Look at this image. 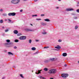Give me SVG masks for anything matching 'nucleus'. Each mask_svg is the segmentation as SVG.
I'll use <instances>...</instances> for the list:
<instances>
[{
  "label": "nucleus",
  "mask_w": 79,
  "mask_h": 79,
  "mask_svg": "<svg viewBox=\"0 0 79 79\" xmlns=\"http://www.w3.org/2000/svg\"><path fill=\"white\" fill-rule=\"evenodd\" d=\"M73 10H74V9L73 8H68L66 9V11H72Z\"/></svg>",
  "instance_id": "nucleus-8"
},
{
  "label": "nucleus",
  "mask_w": 79,
  "mask_h": 79,
  "mask_svg": "<svg viewBox=\"0 0 79 79\" xmlns=\"http://www.w3.org/2000/svg\"><path fill=\"white\" fill-rule=\"evenodd\" d=\"M14 48H15V49H16V48H17V47H16V46H15L14 47Z\"/></svg>",
  "instance_id": "nucleus-40"
},
{
  "label": "nucleus",
  "mask_w": 79,
  "mask_h": 79,
  "mask_svg": "<svg viewBox=\"0 0 79 79\" xmlns=\"http://www.w3.org/2000/svg\"><path fill=\"white\" fill-rule=\"evenodd\" d=\"M32 17H34V16H37V15H32Z\"/></svg>",
  "instance_id": "nucleus-26"
},
{
  "label": "nucleus",
  "mask_w": 79,
  "mask_h": 79,
  "mask_svg": "<svg viewBox=\"0 0 79 79\" xmlns=\"http://www.w3.org/2000/svg\"><path fill=\"white\" fill-rule=\"evenodd\" d=\"M50 60H51V61H56V60H57V58H52L50 59Z\"/></svg>",
  "instance_id": "nucleus-9"
},
{
  "label": "nucleus",
  "mask_w": 79,
  "mask_h": 79,
  "mask_svg": "<svg viewBox=\"0 0 79 79\" xmlns=\"http://www.w3.org/2000/svg\"><path fill=\"white\" fill-rule=\"evenodd\" d=\"M55 48L57 49H60V48H61V47L59 45H57L56 47H55Z\"/></svg>",
  "instance_id": "nucleus-10"
},
{
  "label": "nucleus",
  "mask_w": 79,
  "mask_h": 79,
  "mask_svg": "<svg viewBox=\"0 0 79 79\" xmlns=\"http://www.w3.org/2000/svg\"><path fill=\"white\" fill-rule=\"evenodd\" d=\"M40 71H42V70H38V73H37V74H40L41 73V72H40Z\"/></svg>",
  "instance_id": "nucleus-15"
},
{
  "label": "nucleus",
  "mask_w": 79,
  "mask_h": 79,
  "mask_svg": "<svg viewBox=\"0 0 79 79\" xmlns=\"http://www.w3.org/2000/svg\"><path fill=\"white\" fill-rule=\"evenodd\" d=\"M44 20L45 21H47V22H50V20L49 19H44Z\"/></svg>",
  "instance_id": "nucleus-13"
},
{
  "label": "nucleus",
  "mask_w": 79,
  "mask_h": 79,
  "mask_svg": "<svg viewBox=\"0 0 79 79\" xmlns=\"http://www.w3.org/2000/svg\"><path fill=\"white\" fill-rule=\"evenodd\" d=\"M43 34H46V32H42Z\"/></svg>",
  "instance_id": "nucleus-31"
},
{
  "label": "nucleus",
  "mask_w": 79,
  "mask_h": 79,
  "mask_svg": "<svg viewBox=\"0 0 79 79\" xmlns=\"http://www.w3.org/2000/svg\"><path fill=\"white\" fill-rule=\"evenodd\" d=\"M20 76H21V77H22V78H24V77H23V74H20Z\"/></svg>",
  "instance_id": "nucleus-24"
},
{
  "label": "nucleus",
  "mask_w": 79,
  "mask_h": 79,
  "mask_svg": "<svg viewBox=\"0 0 79 79\" xmlns=\"http://www.w3.org/2000/svg\"><path fill=\"white\" fill-rule=\"evenodd\" d=\"M61 41H62V40H59L58 41L59 42H61Z\"/></svg>",
  "instance_id": "nucleus-30"
},
{
  "label": "nucleus",
  "mask_w": 79,
  "mask_h": 79,
  "mask_svg": "<svg viewBox=\"0 0 79 79\" xmlns=\"http://www.w3.org/2000/svg\"><path fill=\"white\" fill-rule=\"evenodd\" d=\"M8 21H9V22H11V20H10V19H8Z\"/></svg>",
  "instance_id": "nucleus-37"
},
{
  "label": "nucleus",
  "mask_w": 79,
  "mask_h": 79,
  "mask_svg": "<svg viewBox=\"0 0 79 79\" xmlns=\"http://www.w3.org/2000/svg\"><path fill=\"white\" fill-rule=\"evenodd\" d=\"M0 11H3V10H2V9H1L0 10Z\"/></svg>",
  "instance_id": "nucleus-45"
},
{
  "label": "nucleus",
  "mask_w": 79,
  "mask_h": 79,
  "mask_svg": "<svg viewBox=\"0 0 79 79\" xmlns=\"http://www.w3.org/2000/svg\"><path fill=\"white\" fill-rule=\"evenodd\" d=\"M77 18V17H74V19H76Z\"/></svg>",
  "instance_id": "nucleus-38"
},
{
  "label": "nucleus",
  "mask_w": 79,
  "mask_h": 79,
  "mask_svg": "<svg viewBox=\"0 0 79 79\" xmlns=\"http://www.w3.org/2000/svg\"><path fill=\"white\" fill-rule=\"evenodd\" d=\"M41 24L42 26H46L47 25V23H45L42 22L41 23Z\"/></svg>",
  "instance_id": "nucleus-11"
},
{
  "label": "nucleus",
  "mask_w": 79,
  "mask_h": 79,
  "mask_svg": "<svg viewBox=\"0 0 79 79\" xmlns=\"http://www.w3.org/2000/svg\"><path fill=\"white\" fill-rule=\"evenodd\" d=\"M38 0H34L35 2H37Z\"/></svg>",
  "instance_id": "nucleus-47"
},
{
  "label": "nucleus",
  "mask_w": 79,
  "mask_h": 79,
  "mask_svg": "<svg viewBox=\"0 0 79 79\" xmlns=\"http://www.w3.org/2000/svg\"><path fill=\"white\" fill-rule=\"evenodd\" d=\"M20 2V0H12L11 1V3L13 4H18Z\"/></svg>",
  "instance_id": "nucleus-1"
},
{
  "label": "nucleus",
  "mask_w": 79,
  "mask_h": 79,
  "mask_svg": "<svg viewBox=\"0 0 79 79\" xmlns=\"http://www.w3.org/2000/svg\"><path fill=\"white\" fill-rule=\"evenodd\" d=\"M14 34H18V31L17 30H14Z\"/></svg>",
  "instance_id": "nucleus-12"
},
{
  "label": "nucleus",
  "mask_w": 79,
  "mask_h": 79,
  "mask_svg": "<svg viewBox=\"0 0 79 79\" xmlns=\"http://www.w3.org/2000/svg\"><path fill=\"white\" fill-rule=\"evenodd\" d=\"M6 42H8V43H9V42H10V40H6Z\"/></svg>",
  "instance_id": "nucleus-19"
},
{
  "label": "nucleus",
  "mask_w": 79,
  "mask_h": 79,
  "mask_svg": "<svg viewBox=\"0 0 79 79\" xmlns=\"http://www.w3.org/2000/svg\"><path fill=\"white\" fill-rule=\"evenodd\" d=\"M15 42H19V40H15Z\"/></svg>",
  "instance_id": "nucleus-20"
},
{
  "label": "nucleus",
  "mask_w": 79,
  "mask_h": 79,
  "mask_svg": "<svg viewBox=\"0 0 79 79\" xmlns=\"http://www.w3.org/2000/svg\"><path fill=\"white\" fill-rule=\"evenodd\" d=\"M20 12H23V10H20Z\"/></svg>",
  "instance_id": "nucleus-42"
},
{
  "label": "nucleus",
  "mask_w": 79,
  "mask_h": 79,
  "mask_svg": "<svg viewBox=\"0 0 79 79\" xmlns=\"http://www.w3.org/2000/svg\"><path fill=\"white\" fill-rule=\"evenodd\" d=\"M64 66H65V67H66V66H67V64H65L64 65Z\"/></svg>",
  "instance_id": "nucleus-41"
},
{
  "label": "nucleus",
  "mask_w": 79,
  "mask_h": 79,
  "mask_svg": "<svg viewBox=\"0 0 79 79\" xmlns=\"http://www.w3.org/2000/svg\"><path fill=\"white\" fill-rule=\"evenodd\" d=\"M4 28V27H2V29H3Z\"/></svg>",
  "instance_id": "nucleus-51"
},
{
  "label": "nucleus",
  "mask_w": 79,
  "mask_h": 79,
  "mask_svg": "<svg viewBox=\"0 0 79 79\" xmlns=\"http://www.w3.org/2000/svg\"><path fill=\"white\" fill-rule=\"evenodd\" d=\"M44 70L45 71H48V69H47V68H45L44 69Z\"/></svg>",
  "instance_id": "nucleus-18"
},
{
  "label": "nucleus",
  "mask_w": 79,
  "mask_h": 79,
  "mask_svg": "<svg viewBox=\"0 0 79 79\" xmlns=\"http://www.w3.org/2000/svg\"><path fill=\"white\" fill-rule=\"evenodd\" d=\"M10 44H11V43H6L4 44V45L6 47H10V46L9 45Z\"/></svg>",
  "instance_id": "nucleus-5"
},
{
  "label": "nucleus",
  "mask_w": 79,
  "mask_h": 79,
  "mask_svg": "<svg viewBox=\"0 0 79 79\" xmlns=\"http://www.w3.org/2000/svg\"><path fill=\"white\" fill-rule=\"evenodd\" d=\"M5 77H3L2 78V79H5Z\"/></svg>",
  "instance_id": "nucleus-44"
},
{
  "label": "nucleus",
  "mask_w": 79,
  "mask_h": 79,
  "mask_svg": "<svg viewBox=\"0 0 79 79\" xmlns=\"http://www.w3.org/2000/svg\"><path fill=\"white\" fill-rule=\"evenodd\" d=\"M2 15L4 16H6L7 15H6V14H2Z\"/></svg>",
  "instance_id": "nucleus-22"
},
{
  "label": "nucleus",
  "mask_w": 79,
  "mask_h": 79,
  "mask_svg": "<svg viewBox=\"0 0 79 79\" xmlns=\"http://www.w3.org/2000/svg\"><path fill=\"white\" fill-rule=\"evenodd\" d=\"M40 78L41 79H45V78L44 77H40Z\"/></svg>",
  "instance_id": "nucleus-23"
},
{
  "label": "nucleus",
  "mask_w": 79,
  "mask_h": 79,
  "mask_svg": "<svg viewBox=\"0 0 79 79\" xmlns=\"http://www.w3.org/2000/svg\"><path fill=\"white\" fill-rule=\"evenodd\" d=\"M19 39L20 40H25L26 39V36H22L20 37Z\"/></svg>",
  "instance_id": "nucleus-6"
},
{
  "label": "nucleus",
  "mask_w": 79,
  "mask_h": 79,
  "mask_svg": "<svg viewBox=\"0 0 79 79\" xmlns=\"http://www.w3.org/2000/svg\"><path fill=\"white\" fill-rule=\"evenodd\" d=\"M56 8L57 9H58V8H59V7H56Z\"/></svg>",
  "instance_id": "nucleus-48"
},
{
  "label": "nucleus",
  "mask_w": 79,
  "mask_h": 79,
  "mask_svg": "<svg viewBox=\"0 0 79 79\" xmlns=\"http://www.w3.org/2000/svg\"><path fill=\"white\" fill-rule=\"evenodd\" d=\"M78 27H77V26H76L75 27V29H77L78 28Z\"/></svg>",
  "instance_id": "nucleus-29"
},
{
  "label": "nucleus",
  "mask_w": 79,
  "mask_h": 79,
  "mask_svg": "<svg viewBox=\"0 0 79 79\" xmlns=\"http://www.w3.org/2000/svg\"><path fill=\"white\" fill-rule=\"evenodd\" d=\"M39 53V52H36L35 53V54H37V53Z\"/></svg>",
  "instance_id": "nucleus-43"
},
{
  "label": "nucleus",
  "mask_w": 79,
  "mask_h": 79,
  "mask_svg": "<svg viewBox=\"0 0 79 79\" xmlns=\"http://www.w3.org/2000/svg\"><path fill=\"white\" fill-rule=\"evenodd\" d=\"M77 4H79V2H78Z\"/></svg>",
  "instance_id": "nucleus-53"
},
{
  "label": "nucleus",
  "mask_w": 79,
  "mask_h": 79,
  "mask_svg": "<svg viewBox=\"0 0 79 79\" xmlns=\"http://www.w3.org/2000/svg\"><path fill=\"white\" fill-rule=\"evenodd\" d=\"M24 1H25V0H23Z\"/></svg>",
  "instance_id": "nucleus-55"
},
{
  "label": "nucleus",
  "mask_w": 79,
  "mask_h": 79,
  "mask_svg": "<svg viewBox=\"0 0 79 79\" xmlns=\"http://www.w3.org/2000/svg\"><path fill=\"white\" fill-rule=\"evenodd\" d=\"M61 0H58V1H59V2H60V1H61Z\"/></svg>",
  "instance_id": "nucleus-50"
},
{
  "label": "nucleus",
  "mask_w": 79,
  "mask_h": 79,
  "mask_svg": "<svg viewBox=\"0 0 79 79\" xmlns=\"http://www.w3.org/2000/svg\"><path fill=\"white\" fill-rule=\"evenodd\" d=\"M31 50H36V48L35 47H33L31 48Z\"/></svg>",
  "instance_id": "nucleus-16"
},
{
  "label": "nucleus",
  "mask_w": 79,
  "mask_h": 79,
  "mask_svg": "<svg viewBox=\"0 0 79 79\" xmlns=\"http://www.w3.org/2000/svg\"><path fill=\"white\" fill-rule=\"evenodd\" d=\"M31 26H32V24H31Z\"/></svg>",
  "instance_id": "nucleus-54"
},
{
  "label": "nucleus",
  "mask_w": 79,
  "mask_h": 79,
  "mask_svg": "<svg viewBox=\"0 0 79 79\" xmlns=\"http://www.w3.org/2000/svg\"><path fill=\"white\" fill-rule=\"evenodd\" d=\"M21 35V34L19 33H18V34H17V35L18 36H19V35Z\"/></svg>",
  "instance_id": "nucleus-27"
},
{
  "label": "nucleus",
  "mask_w": 79,
  "mask_h": 79,
  "mask_svg": "<svg viewBox=\"0 0 79 79\" xmlns=\"http://www.w3.org/2000/svg\"><path fill=\"white\" fill-rule=\"evenodd\" d=\"M31 42H32V40H29V43H30V44H31Z\"/></svg>",
  "instance_id": "nucleus-25"
},
{
  "label": "nucleus",
  "mask_w": 79,
  "mask_h": 79,
  "mask_svg": "<svg viewBox=\"0 0 79 79\" xmlns=\"http://www.w3.org/2000/svg\"><path fill=\"white\" fill-rule=\"evenodd\" d=\"M32 72L33 73V71H32Z\"/></svg>",
  "instance_id": "nucleus-56"
},
{
  "label": "nucleus",
  "mask_w": 79,
  "mask_h": 79,
  "mask_svg": "<svg viewBox=\"0 0 79 79\" xmlns=\"http://www.w3.org/2000/svg\"><path fill=\"white\" fill-rule=\"evenodd\" d=\"M35 74H38V73H37L36 72L35 73Z\"/></svg>",
  "instance_id": "nucleus-52"
},
{
  "label": "nucleus",
  "mask_w": 79,
  "mask_h": 79,
  "mask_svg": "<svg viewBox=\"0 0 79 79\" xmlns=\"http://www.w3.org/2000/svg\"><path fill=\"white\" fill-rule=\"evenodd\" d=\"M50 79H53V78H50Z\"/></svg>",
  "instance_id": "nucleus-49"
},
{
  "label": "nucleus",
  "mask_w": 79,
  "mask_h": 79,
  "mask_svg": "<svg viewBox=\"0 0 79 79\" xmlns=\"http://www.w3.org/2000/svg\"><path fill=\"white\" fill-rule=\"evenodd\" d=\"M25 30L27 32H29V31H34V30H31L29 28H27L25 29Z\"/></svg>",
  "instance_id": "nucleus-7"
},
{
  "label": "nucleus",
  "mask_w": 79,
  "mask_h": 79,
  "mask_svg": "<svg viewBox=\"0 0 79 79\" xmlns=\"http://www.w3.org/2000/svg\"><path fill=\"white\" fill-rule=\"evenodd\" d=\"M77 6H78V5H77Z\"/></svg>",
  "instance_id": "nucleus-57"
},
{
  "label": "nucleus",
  "mask_w": 79,
  "mask_h": 79,
  "mask_svg": "<svg viewBox=\"0 0 79 79\" xmlns=\"http://www.w3.org/2000/svg\"><path fill=\"white\" fill-rule=\"evenodd\" d=\"M61 77L63 78H66L68 77V74L67 73H63L61 74Z\"/></svg>",
  "instance_id": "nucleus-3"
},
{
  "label": "nucleus",
  "mask_w": 79,
  "mask_h": 79,
  "mask_svg": "<svg viewBox=\"0 0 79 79\" xmlns=\"http://www.w3.org/2000/svg\"><path fill=\"white\" fill-rule=\"evenodd\" d=\"M8 54L9 55H13V54H12V53H11V52H8Z\"/></svg>",
  "instance_id": "nucleus-17"
},
{
  "label": "nucleus",
  "mask_w": 79,
  "mask_h": 79,
  "mask_svg": "<svg viewBox=\"0 0 79 79\" xmlns=\"http://www.w3.org/2000/svg\"><path fill=\"white\" fill-rule=\"evenodd\" d=\"M36 20H41V19H36Z\"/></svg>",
  "instance_id": "nucleus-35"
},
{
  "label": "nucleus",
  "mask_w": 79,
  "mask_h": 79,
  "mask_svg": "<svg viewBox=\"0 0 79 79\" xmlns=\"http://www.w3.org/2000/svg\"><path fill=\"white\" fill-rule=\"evenodd\" d=\"M37 42H39V40H35Z\"/></svg>",
  "instance_id": "nucleus-39"
},
{
  "label": "nucleus",
  "mask_w": 79,
  "mask_h": 79,
  "mask_svg": "<svg viewBox=\"0 0 79 79\" xmlns=\"http://www.w3.org/2000/svg\"><path fill=\"white\" fill-rule=\"evenodd\" d=\"M45 63H48V60H45L44 61Z\"/></svg>",
  "instance_id": "nucleus-32"
},
{
  "label": "nucleus",
  "mask_w": 79,
  "mask_h": 79,
  "mask_svg": "<svg viewBox=\"0 0 79 79\" xmlns=\"http://www.w3.org/2000/svg\"><path fill=\"white\" fill-rule=\"evenodd\" d=\"M3 20L1 19L0 21V23H3Z\"/></svg>",
  "instance_id": "nucleus-21"
},
{
  "label": "nucleus",
  "mask_w": 79,
  "mask_h": 79,
  "mask_svg": "<svg viewBox=\"0 0 79 79\" xmlns=\"http://www.w3.org/2000/svg\"><path fill=\"white\" fill-rule=\"evenodd\" d=\"M8 31H9L8 30H5V32H8Z\"/></svg>",
  "instance_id": "nucleus-33"
},
{
  "label": "nucleus",
  "mask_w": 79,
  "mask_h": 79,
  "mask_svg": "<svg viewBox=\"0 0 79 79\" xmlns=\"http://www.w3.org/2000/svg\"><path fill=\"white\" fill-rule=\"evenodd\" d=\"M8 15L10 16H15L16 15V13L15 12L10 13H8Z\"/></svg>",
  "instance_id": "nucleus-4"
},
{
  "label": "nucleus",
  "mask_w": 79,
  "mask_h": 79,
  "mask_svg": "<svg viewBox=\"0 0 79 79\" xmlns=\"http://www.w3.org/2000/svg\"><path fill=\"white\" fill-rule=\"evenodd\" d=\"M77 13H79V9H77Z\"/></svg>",
  "instance_id": "nucleus-36"
},
{
  "label": "nucleus",
  "mask_w": 79,
  "mask_h": 79,
  "mask_svg": "<svg viewBox=\"0 0 79 79\" xmlns=\"http://www.w3.org/2000/svg\"><path fill=\"white\" fill-rule=\"evenodd\" d=\"M41 16H45V15L44 14H41Z\"/></svg>",
  "instance_id": "nucleus-34"
},
{
  "label": "nucleus",
  "mask_w": 79,
  "mask_h": 79,
  "mask_svg": "<svg viewBox=\"0 0 79 79\" xmlns=\"http://www.w3.org/2000/svg\"><path fill=\"white\" fill-rule=\"evenodd\" d=\"M62 55L63 56H67V53H64Z\"/></svg>",
  "instance_id": "nucleus-14"
},
{
  "label": "nucleus",
  "mask_w": 79,
  "mask_h": 79,
  "mask_svg": "<svg viewBox=\"0 0 79 79\" xmlns=\"http://www.w3.org/2000/svg\"><path fill=\"white\" fill-rule=\"evenodd\" d=\"M56 72V69H52L49 70L48 73L49 74H55Z\"/></svg>",
  "instance_id": "nucleus-2"
},
{
  "label": "nucleus",
  "mask_w": 79,
  "mask_h": 79,
  "mask_svg": "<svg viewBox=\"0 0 79 79\" xmlns=\"http://www.w3.org/2000/svg\"><path fill=\"white\" fill-rule=\"evenodd\" d=\"M72 15H75L74 14H73V13H72Z\"/></svg>",
  "instance_id": "nucleus-46"
},
{
  "label": "nucleus",
  "mask_w": 79,
  "mask_h": 79,
  "mask_svg": "<svg viewBox=\"0 0 79 79\" xmlns=\"http://www.w3.org/2000/svg\"><path fill=\"white\" fill-rule=\"evenodd\" d=\"M49 48V47L47 46L44 47V48Z\"/></svg>",
  "instance_id": "nucleus-28"
}]
</instances>
